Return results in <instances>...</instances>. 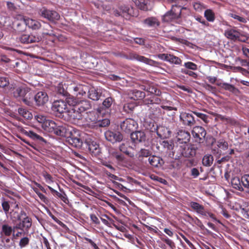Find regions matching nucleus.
I'll list each match as a JSON object with an SVG mask.
<instances>
[{"instance_id": "nucleus-1", "label": "nucleus", "mask_w": 249, "mask_h": 249, "mask_svg": "<svg viewBox=\"0 0 249 249\" xmlns=\"http://www.w3.org/2000/svg\"><path fill=\"white\" fill-rule=\"evenodd\" d=\"M42 127L44 130L53 133L59 136H67V128L65 126L61 125L55 122L47 119L44 123Z\"/></svg>"}, {"instance_id": "nucleus-2", "label": "nucleus", "mask_w": 249, "mask_h": 249, "mask_svg": "<svg viewBox=\"0 0 249 249\" xmlns=\"http://www.w3.org/2000/svg\"><path fill=\"white\" fill-rule=\"evenodd\" d=\"M178 150L180 151V156L185 158H191L194 157L196 154V148L194 145L186 143L182 144L178 147Z\"/></svg>"}, {"instance_id": "nucleus-3", "label": "nucleus", "mask_w": 249, "mask_h": 249, "mask_svg": "<svg viewBox=\"0 0 249 249\" xmlns=\"http://www.w3.org/2000/svg\"><path fill=\"white\" fill-rule=\"evenodd\" d=\"M149 129L151 132H156L158 137L161 139L168 138L171 134V131L168 128L162 125L158 126L157 124L155 125L153 124L152 126Z\"/></svg>"}, {"instance_id": "nucleus-4", "label": "nucleus", "mask_w": 249, "mask_h": 249, "mask_svg": "<svg viewBox=\"0 0 249 249\" xmlns=\"http://www.w3.org/2000/svg\"><path fill=\"white\" fill-rule=\"evenodd\" d=\"M85 143L87 145L89 152L95 157L98 156L101 153L99 145L94 141L93 138L88 137L85 139Z\"/></svg>"}, {"instance_id": "nucleus-5", "label": "nucleus", "mask_w": 249, "mask_h": 249, "mask_svg": "<svg viewBox=\"0 0 249 249\" xmlns=\"http://www.w3.org/2000/svg\"><path fill=\"white\" fill-rule=\"evenodd\" d=\"M52 109L55 115L59 117L62 114H67L68 110L66 102L61 100L55 101L52 105Z\"/></svg>"}, {"instance_id": "nucleus-6", "label": "nucleus", "mask_w": 249, "mask_h": 249, "mask_svg": "<svg viewBox=\"0 0 249 249\" xmlns=\"http://www.w3.org/2000/svg\"><path fill=\"white\" fill-rule=\"evenodd\" d=\"M179 121L183 125L190 127L194 126L196 123L192 112H181L179 115Z\"/></svg>"}, {"instance_id": "nucleus-7", "label": "nucleus", "mask_w": 249, "mask_h": 249, "mask_svg": "<svg viewBox=\"0 0 249 249\" xmlns=\"http://www.w3.org/2000/svg\"><path fill=\"white\" fill-rule=\"evenodd\" d=\"M176 7H172L171 9L166 12L162 17L163 22H169L173 20L178 19L180 18L181 9Z\"/></svg>"}, {"instance_id": "nucleus-8", "label": "nucleus", "mask_w": 249, "mask_h": 249, "mask_svg": "<svg viewBox=\"0 0 249 249\" xmlns=\"http://www.w3.org/2000/svg\"><path fill=\"white\" fill-rule=\"evenodd\" d=\"M17 219L19 222L14 226V229L28 232L32 224V219L29 216H26L23 218L17 217Z\"/></svg>"}, {"instance_id": "nucleus-9", "label": "nucleus", "mask_w": 249, "mask_h": 249, "mask_svg": "<svg viewBox=\"0 0 249 249\" xmlns=\"http://www.w3.org/2000/svg\"><path fill=\"white\" fill-rule=\"evenodd\" d=\"M137 123L131 118H127L120 124L121 130L126 133H131L137 127Z\"/></svg>"}, {"instance_id": "nucleus-10", "label": "nucleus", "mask_w": 249, "mask_h": 249, "mask_svg": "<svg viewBox=\"0 0 249 249\" xmlns=\"http://www.w3.org/2000/svg\"><path fill=\"white\" fill-rule=\"evenodd\" d=\"M67 136H62L67 139V142L71 146L76 148H80L83 142L81 139L73 134L69 129L67 128Z\"/></svg>"}, {"instance_id": "nucleus-11", "label": "nucleus", "mask_w": 249, "mask_h": 249, "mask_svg": "<svg viewBox=\"0 0 249 249\" xmlns=\"http://www.w3.org/2000/svg\"><path fill=\"white\" fill-rule=\"evenodd\" d=\"M39 14L51 22H55L60 18V15L57 12L50 10L45 8L40 9Z\"/></svg>"}, {"instance_id": "nucleus-12", "label": "nucleus", "mask_w": 249, "mask_h": 249, "mask_svg": "<svg viewBox=\"0 0 249 249\" xmlns=\"http://www.w3.org/2000/svg\"><path fill=\"white\" fill-rule=\"evenodd\" d=\"M106 140L113 143L120 142L123 139V135L118 131L107 130L105 132Z\"/></svg>"}, {"instance_id": "nucleus-13", "label": "nucleus", "mask_w": 249, "mask_h": 249, "mask_svg": "<svg viewBox=\"0 0 249 249\" xmlns=\"http://www.w3.org/2000/svg\"><path fill=\"white\" fill-rule=\"evenodd\" d=\"M41 40V37L39 36L34 34H22L19 37V41L23 44H29L38 42Z\"/></svg>"}, {"instance_id": "nucleus-14", "label": "nucleus", "mask_w": 249, "mask_h": 249, "mask_svg": "<svg viewBox=\"0 0 249 249\" xmlns=\"http://www.w3.org/2000/svg\"><path fill=\"white\" fill-rule=\"evenodd\" d=\"M124 57L127 59L137 60L139 61L150 65H153L155 63L154 60L146 58L143 56L140 55L135 53H130L128 55H125Z\"/></svg>"}, {"instance_id": "nucleus-15", "label": "nucleus", "mask_w": 249, "mask_h": 249, "mask_svg": "<svg viewBox=\"0 0 249 249\" xmlns=\"http://www.w3.org/2000/svg\"><path fill=\"white\" fill-rule=\"evenodd\" d=\"M176 138L177 142L182 145L188 143L190 140L191 136L188 131L180 129L177 132Z\"/></svg>"}, {"instance_id": "nucleus-16", "label": "nucleus", "mask_w": 249, "mask_h": 249, "mask_svg": "<svg viewBox=\"0 0 249 249\" xmlns=\"http://www.w3.org/2000/svg\"><path fill=\"white\" fill-rule=\"evenodd\" d=\"M82 112L79 110H76V107L68 110L67 114L69 116V119L73 123H76L83 118Z\"/></svg>"}, {"instance_id": "nucleus-17", "label": "nucleus", "mask_w": 249, "mask_h": 249, "mask_svg": "<svg viewBox=\"0 0 249 249\" xmlns=\"http://www.w3.org/2000/svg\"><path fill=\"white\" fill-rule=\"evenodd\" d=\"M119 10L122 12L123 16L126 19H129L130 17L136 16L137 11L132 7L126 5H121L119 7Z\"/></svg>"}, {"instance_id": "nucleus-18", "label": "nucleus", "mask_w": 249, "mask_h": 249, "mask_svg": "<svg viewBox=\"0 0 249 249\" xmlns=\"http://www.w3.org/2000/svg\"><path fill=\"white\" fill-rule=\"evenodd\" d=\"M48 96L45 92L39 91L35 95L34 101L38 106L44 105L48 101Z\"/></svg>"}, {"instance_id": "nucleus-19", "label": "nucleus", "mask_w": 249, "mask_h": 249, "mask_svg": "<svg viewBox=\"0 0 249 249\" xmlns=\"http://www.w3.org/2000/svg\"><path fill=\"white\" fill-rule=\"evenodd\" d=\"M131 139L133 143H138L145 142L146 135L143 131H136L131 133Z\"/></svg>"}, {"instance_id": "nucleus-20", "label": "nucleus", "mask_w": 249, "mask_h": 249, "mask_svg": "<svg viewBox=\"0 0 249 249\" xmlns=\"http://www.w3.org/2000/svg\"><path fill=\"white\" fill-rule=\"evenodd\" d=\"M240 35L239 32L233 29H228L225 32V36L231 40L235 41L238 40L241 41H245L244 40L240 38Z\"/></svg>"}, {"instance_id": "nucleus-21", "label": "nucleus", "mask_w": 249, "mask_h": 249, "mask_svg": "<svg viewBox=\"0 0 249 249\" xmlns=\"http://www.w3.org/2000/svg\"><path fill=\"white\" fill-rule=\"evenodd\" d=\"M29 88L24 86L18 87L14 91L13 95L18 100H22L28 91H29Z\"/></svg>"}, {"instance_id": "nucleus-22", "label": "nucleus", "mask_w": 249, "mask_h": 249, "mask_svg": "<svg viewBox=\"0 0 249 249\" xmlns=\"http://www.w3.org/2000/svg\"><path fill=\"white\" fill-rule=\"evenodd\" d=\"M26 18L17 20L13 23L14 30L18 32H22L26 30L27 25Z\"/></svg>"}, {"instance_id": "nucleus-23", "label": "nucleus", "mask_w": 249, "mask_h": 249, "mask_svg": "<svg viewBox=\"0 0 249 249\" xmlns=\"http://www.w3.org/2000/svg\"><path fill=\"white\" fill-rule=\"evenodd\" d=\"M89 87L87 85L77 84L73 87V89L77 96H86Z\"/></svg>"}, {"instance_id": "nucleus-24", "label": "nucleus", "mask_w": 249, "mask_h": 249, "mask_svg": "<svg viewBox=\"0 0 249 249\" xmlns=\"http://www.w3.org/2000/svg\"><path fill=\"white\" fill-rule=\"evenodd\" d=\"M15 229L14 226L13 228L8 224H3L1 226L0 235V236H10L13 234V236H15Z\"/></svg>"}, {"instance_id": "nucleus-25", "label": "nucleus", "mask_w": 249, "mask_h": 249, "mask_svg": "<svg viewBox=\"0 0 249 249\" xmlns=\"http://www.w3.org/2000/svg\"><path fill=\"white\" fill-rule=\"evenodd\" d=\"M75 107H76V110H79L80 111L83 112L90 109L91 105L90 102L87 100H79Z\"/></svg>"}, {"instance_id": "nucleus-26", "label": "nucleus", "mask_w": 249, "mask_h": 249, "mask_svg": "<svg viewBox=\"0 0 249 249\" xmlns=\"http://www.w3.org/2000/svg\"><path fill=\"white\" fill-rule=\"evenodd\" d=\"M192 134L195 138H198L200 141L205 137L206 131L203 127L197 126L192 131Z\"/></svg>"}, {"instance_id": "nucleus-27", "label": "nucleus", "mask_w": 249, "mask_h": 249, "mask_svg": "<svg viewBox=\"0 0 249 249\" xmlns=\"http://www.w3.org/2000/svg\"><path fill=\"white\" fill-rule=\"evenodd\" d=\"M148 161L151 166L155 167L161 166L164 164V161L161 158L154 155H151L148 158Z\"/></svg>"}, {"instance_id": "nucleus-28", "label": "nucleus", "mask_w": 249, "mask_h": 249, "mask_svg": "<svg viewBox=\"0 0 249 249\" xmlns=\"http://www.w3.org/2000/svg\"><path fill=\"white\" fill-rule=\"evenodd\" d=\"M189 206L198 214L202 216L205 214L206 210L202 205L196 202L191 201L189 204Z\"/></svg>"}, {"instance_id": "nucleus-29", "label": "nucleus", "mask_w": 249, "mask_h": 249, "mask_svg": "<svg viewBox=\"0 0 249 249\" xmlns=\"http://www.w3.org/2000/svg\"><path fill=\"white\" fill-rule=\"evenodd\" d=\"M160 95H152L150 97L145 98L143 101V104L147 106L150 104L159 105L161 102V99L159 97Z\"/></svg>"}, {"instance_id": "nucleus-30", "label": "nucleus", "mask_w": 249, "mask_h": 249, "mask_svg": "<svg viewBox=\"0 0 249 249\" xmlns=\"http://www.w3.org/2000/svg\"><path fill=\"white\" fill-rule=\"evenodd\" d=\"M130 98L134 100H142L145 97L144 92L138 89H134L129 93Z\"/></svg>"}, {"instance_id": "nucleus-31", "label": "nucleus", "mask_w": 249, "mask_h": 249, "mask_svg": "<svg viewBox=\"0 0 249 249\" xmlns=\"http://www.w3.org/2000/svg\"><path fill=\"white\" fill-rule=\"evenodd\" d=\"M86 96L92 100L97 101L99 99L101 94L94 87H89Z\"/></svg>"}, {"instance_id": "nucleus-32", "label": "nucleus", "mask_w": 249, "mask_h": 249, "mask_svg": "<svg viewBox=\"0 0 249 249\" xmlns=\"http://www.w3.org/2000/svg\"><path fill=\"white\" fill-rule=\"evenodd\" d=\"M148 107H149L148 111L152 117H157L161 114L160 107L152 104H150Z\"/></svg>"}, {"instance_id": "nucleus-33", "label": "nucleus", "mask_w": 249, "mask_h": 249, "mask_svg": "<svg viewBox=\"0 0 249 249\" xmlns=\"http://www.w3.org/2000/svg\"><path fill=\"white\" fill-rule=\"evenodd\" d=\"M34 93L30 88L29 91H28L27 93L26 94L25 97L22 99V101L26 105L32 106L34 101Z\"/></svg>"}, {"instance_id": "nucleus-34", "label": "nucleus", "mask_w": 249, "mask_h": 249, "mask_svg": "<svg viewBox=\"0 0 249 249\" xmlns=\"http://www.w3.org/2000/svg\"><path fill=\"white\" fill-rule=\"evenodd\" d=\"M136 5L141 10L147 11L149 10L150 0H135Z\"/></svg>"}, {"instance_id": "nucleus-35", "label": "nucleus", "mask_w": 249, "mask_h": 249, "mask_svg": "<svg viewBox=\"0 0 249 249\" xmlns=\"http://www.w3.org/2000/svg\"><path fill=\"white\" fill-rule=\"evenodd\" d=\"M143 23L150 27L156 28L160 25V22L155 17H151L145 19Z\"/></svg>"}, {"instance_id": "nucleus-36", "label": "nucleus", "mask_w": 249, "mask_h": 249, "mask_svg": "<svg viewBox=\"0 0 249 249\" xmlns=\"http://www.w3.org/2000/svg\"><path fill=\"white\" fill-rule=\"evenodd\" d=\"M231 184L233 188L240 191L243 192L244 191L243 186L242 184L241 178L239 177H234L231 179Z\"/></svg>"}, {"instance_id": "nucleus-37", "label": "nucleus", "mask_w": 249, "mask_h": 249, "mask_svg": "<svg viewBox=\"0 0 249 249\" xmlns=\"http://www.w3.org/2000/svg\"><path fill=\"white\" fill-rule=\"evenodd\" d=\"M26 22L27 26L32 30H38L41 27L40 22L35 19L27 18Z\"/></svg>"}, {"instance_id": "nucleus-38", "label": "nucleus", "mask_w": 249, "mask_h": 249, "mask_svg": "<svg viewBox=\"0 0 249 249\" xmlns=\"http://www.w3.org/2000/svg\"><path fill=\"white\" fill-rule=\"evenodd\" d=\"M86 125H87L89 127L91 128H95V127H93L91 125V123L94 124V123H96L97 121V119L95 115L94 112H89L88 114V116L86 118ZM93 125V124H92ZM95 124H94V125Z\"/></svg>"}, {"instance_id": "nucleus-39", "label": "nucleus", "mask_w": 249, "mask_h": 249, "mask_svg": "<svg viewBox=\"0 0 249 249\" xmlns=\"http://www.w3.org/2000/svg\"><path fill=\"white\" fill-rule=\"evenodd\" d=\"M22 132L24 134L29 137L30 138H32L34 140H39L41 141L44 140V139L42 137H41L40 136H39V135L33 131L23 129L22 130Z\"/></svg>"}, {"instance_id": "nucleus-40", "label": "nucleus", "mask_w": 249, "mask_h": 249, "mask_svg": "<svg viewBox=\"0 0 249 249\" xmlns=\"http://www.w3.org/2000/svg\"><path fill=\"white\" fill-rule=\"evenodd\" d=\"M217 85L220 87L222 89L232 93H235L236 91H238V89H237L233 85L229 83H217Z\"/></svg>"}, {"instance_id": "nucleus-41", "label": "nucleus", "mask_w": 249, "mask_h": 249, "mask_svg": "<svg viewBox=\"0 0 249 249\" xmlns=\"http://www.w3.org/2000/svg\"><path fill=\"white\" fill-rule=\"evenodd\" d=\"M91 124H95L94 125L91 124V125L93 127H95V129H97L98 127L108 126L110 124V121L108 119H104L102 120H97L96 123H91Z\"/></svg>"}, {"instance_id": "nucleus-42", "label": "nucleus", "mask_w": 249, "mask_h": 249, "mask_svg": "<svg viewBox=\"0 0 249 249\" xmlns=\"http://www.w3.org/2000/svg\"><path fill=\"white\" fill-rule=\"evenodd\" d=\"M242 184L244 189L249 194V175L245 174L241 177Z\"/></svg>"}, {"instance_id": "nucleus-43", "label": "nucleus", "mask_w": 249, "mask_h": 249, "mask_svg": "<svg viewBox=\"0 0 249 249\" xmlns=\"http://www.w3.org/2000/svg\"><path fill=\"white\" fill-rule=\"evenodd\" d=\"M204 16L209 22H213L214 21L215 18L214 13L212 10L210 9L205 11Z\"/></svg>"}, {"instance_id": "nucleus-44", "label": "nucleus", "mask_w": 249, "mask_h": 249, "mask_svg": "<svg viewBox=\"0 0 249 249\" xmlns=\"http://www.w3.org/2000/svg\"><path fill=\"white\" fill-rule=\"evenodd\" d=\"M143 89L152 95H160L161 93V91L154 86H144Z\"/></svg>"}, {"instance_id": "nucleus-45", "label": "nucleus", "mask_w": 249, "mask_h": 249, "mask_svg": "<svg viewBox=\"0 0 249 249\" xmlns=\"http://www.w3.org/2000/svg\"><path fill=\"white\" fill-rule=\"evenodd\" d=\"M216 145L219 148L220 153L221 151H225L228 149L229 144L228 142L224 139H219L216 142Z\"/></svg>"}, {"instance_id": "nucleus-46", "label": "nucleus", "mask_w": 249, "mask_h": 249, "mask_svg": "<svg viewBox=\"0 0 249 249\" xmlns=\"http://www.w3.org/2000/svg\"><path fill=\"white\" fill-rule=\"evenodd\" d=\"M213 161V158L211 155H206L202 159V164L205 166H210Z\"/></svg>"}, {"instance_id": "nucleus-47", "label": "nucleus", "mask_w": 249, "mask_h": 249, "mask_svg": "<svg viewBox=\"0 0 249 249\" xmlns=\"http://www.w3.org/2000/svg\"><path fill=\"white\" fill-rule=\"evenodd\" d=\"M57 93L64 97H68L70 95L67 90L65 88L62 84H59L57 86Z\"/></svg>"}, {"instance_id": "nucleus-48", "label": "nucleus", "mask_w": 249, "mask_h": 249, "mask_svg": "<svg viewBox=\"0 0 249 249\" xmlns=\"http://www.w3.org/2000/svg\"><path fill=\"white\" fill-rule=\"evenodd\" d=\"M136 106H137L135 103H127L124 105L123 110L124 112L127 113H130L134 110Z\"/></svg>"}, {"instance_id": "nucleus-49", "label": "nucleus", "mask_w": 249, "mask_h": 249, "mask_svg": "<svg viewBox=\"0 0 249 249\" xmlns=\"http://www.w3.org/2000/svg\"><path fill=\"white\" fill-rule=\"evenodd\" d=\"M19 114L26 119H30L32 118V113L27 109L23 108H19L18 109Z\"/></svg>"}, {"instance_id": "nucleus-50", "label": "nucleus", "mask_w": 249, "mask_h": 249, "mask_svg": "<svg viewBox=\"0 0 249 249\" xmlns=\"http://www.w3.org/2000/svg\"><path fill=\"white\" fill-rule=\"evenodd\" d=\"M114 100L111 97L106 98L102 103V108L107 109H109L112 106Z\"/></svg>"}, {"instance_id": "nucleus-51", "label": "nucleus", "mask_w": 249, "mask_h": 249, "mask_svg": "<svg viewBox=\"0 0 249 249\" xmlns=\"http://www.w3.org/2000/svg\"><path fill=\"white\" fill-rule=\"evenodd\" d=\"M129 149L130 147H128L127 144L126 143H123L119 146V149L121 152L132 157L134 155L129 151Z\"/></svg>"}, {"instance_id": "nucleus-52", "label": "nucleus", "mask_w": 249, "mask_h": 249, "mask_svg": "<svg viewBox=\"0 0 249 249\" xmlns=\"http://www.w3.org/2000/svg\"><path fill=\"white\" fill-rule=\"evenodd\" d=\"M66 103L68 104L71 106L72 107V108L75 107V106L78 104L79 100L74 98V97L70 96V95L68 97H66Z\"/></svg>"}, {"instance_id": "nucleus-53", "label": "nucleus", "mask_w": 249, "mask_h": 249, "mask_svg": "<svg viewBox=\"0 0 249 249\" xmlns=\"http://www.w3.org/2000/svg\"><path fill=\"white\" fill-rule=\"evenodd\" d=\"M168 62L172 64L179 65L181 63L182 60L179 57L176 56L169 54Z\"/></svg>"}, {"instance_id": "nucleus-54", "label": "nucleus", "mask_w": 249, "mask_h": 249, "mask_svg": "<svg viewBox=\"0 0 249 249\" xmlns=\"http://www.w3.org/2000/svg\"><path fill=\"white\" fill-rule=\"evenodd\" d=\"M151 152L146 149H141L139 152V158H143L144 157L147 158L149 157L151 155Z\"/></svg>"}, {"instance_id": "nucleus-55", "label": "nucleus", "mask_w": 249, "mask_h": 249, "mask_svg": "<svg viewBox=\"0 0 249 249\" xmlns=\"http://www.w3.org/2000/svg\"><path fill=\"white\" fill-rule=\"evenodd\" d=\"M1 206L5 213L7 214L9 211V209L10 208V204L9 202L6 201L4 198H2Z\"/></svg>"}, {"instance_id": "nucleus-56", "label": "nucleus", "mask_w": 249, "mask_h": 249, "mask_svg": "<svg viewBox=\"0 0 249 249\" xmlns=\"http://www.w3.org/2000/svg\"><path fill=\"white\" fill-rule=\"evenodd\" d=\"M230 15L231 17L232 18H233L235 19H236L240 22L243 23H246L247 22V19L246 18L239 16L236 14H233V13L230 14Z\"/></svg>"}, {"instance_id": "nucleus-57", "label": "nucleus", "mask_w": 249, "mask_h": 249, "mask_svg": "<svg viewBox=\"0 0 249 249\" xmlns=\"http://www.w3.org/2000/svg\"><path fill=\"white\" fill-rule=\"evenodd\" d=\"M184 67L189 70H191L193 71H196L197 70V66L195 63L192 62H185L184 64Z\"/></svg>"}, {"instance_id": "nucleus-58", "label": "nucleus", "mask_w": 249, "mask_h": 249, "mask_svg": "<svg viewBox=\"0 0 249 249\" xmlns=\"http://www.w3.org/2000/svg\"><path fill=\"white\" fill-rule=\"evenodd\" d=\"M9 80L8 77H0V88H3L8 86Z\"/></svg>"}, {"instance_id": "nucleus-59", "label": "nucleus", "mask_w": 249, "mask_h": 249, "mask_svg": "<svg viewBox=\"0 0 249 249\" xmlns=\"http://www.w3.org/2000/svg\"><path fill=\"white\" fill-rule=\"evenodd\" d=\"M112 156L115 158L118 161H123L124 160V155L118 152H114L111 153Z\"/></svg>"}, {"instance_id": "nucleus-60", "label": "nucleus", "mask_w": 249, "mask_h": 249, "mask_svg": "<svg viewBox=\"0 0 249 249\" xmlns=\"http://www.w3.org/2000/svg\"><path fill=\"white\" fill-rule=\"evenodd\" d=\"M181 72L184 74L188 75L195 79H196L198 76L196 73L187 69H181Z\"/></svg>"}, {"instance_id": "nucleus-61", "label": "nucleus", "mask_w": 249, "mask_h": 249, "mask_svg": "<svg viewBox=\"0 0 249 249\" xmlns=\"http://www.w3.org/2000/svg\"><path fill=\"white\" fill-rule=\"evenodd\" d=\"M30 240L28 237H24L21 238L19 242V246L20 248H24L29 244Z\"/></svg>"}, {"instance_id": "nucleus-62", "label": "nucleus", "mask_w": 249, "mask_h": 249, "mask_svg": "<svg viewBox=\"0 0 249 249\" xmlns=\"http://www.w3.org/2000/svg\"><path fill=\"white\" fill-rule=\"evenodd\" d=\"M195 18L196 21L200 22L205 27H208L210 25L209 23L201 16H196L195 17Z\"/></svg>"}, {"instance_id": "nucleus-63", "label": "nucleus", "mask_w": 249, "mask_h": 249, "mask_svg": "<svg viewBox=\"0 0 249 249\" xmlns=\"http://www.w3.org/2000/svg\"><path fill=\"white\" fill-rule=\"evenodd\" d=\"M98 216L100 217L102 222L106 226H109V223L107 221L109 217L107 214H97Z\"/></svg>"}, {"instance_id": "nucleus-64", "label": "nucleus", "mask_w": 249, "mask_h": 249, "mask_svg": "<svg viewBox=\"0 0 249 249\" xmlns=\"http://www.w3.org/2000/svg\"><path fill=\"white\" fill-rule=\"evenodd\" d=\"M56 196L60 198L65 203L68 204L69 201L67 195L65 193L62 194L58 192H56Z\"/></svg>"}]
</instances>
